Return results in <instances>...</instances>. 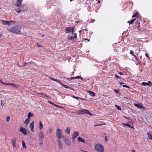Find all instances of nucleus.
Segmentation results:
<instances>
[{
	"label": "nucleus",
	"mask_w": 152,
	"mask_h": 152,
	"mask_svg": "<svg viewBox=\"0 0 152 152\" xmlns=\"http://www.w3.org/2000/svg\"><path fill=\"white\" fill-rule=\"evenodd\" d=\"M145 56H147L148 58H149L148 55L146 53H145Z\"/></svg>",
	"instance_id": "48"
},
{
	"label": "nucleus",
	"mask_w": 152,
	"mask_h": 152,
	"mask_svg": "<svg viewBox=\"0 0 152 152\" xmlns=\"http://www.w3.org/2000/svg\"><path fill=\"white\" fill-rule=\"evenodd\" d=\"M140 71L141 72H142V70H140Z\"/></svg>",
	"instance_id": "64"
},
{
	"label": "nucleus",
	"mask_w": 152,
	"mask_h": 152,
	"mask_svg": "<svg viewBox=\"0 0 152 152\" xmlns=\"http://www.w3.org/2000/svg\"><path fill=\"white\" fill-rule=\"evenodd\" d=\"M62 86L64 87L65 88H70L67 86L66 85H65L64 84H63L61 82V83H60Z\"/></svg>",
	"instance_id": "26"
},
{
	"label": "nucleus",
	"mask_w": 152,
	"mask_h": 152,
	"mask_svg": "<svg viewBox=\"0 0 152 152\" xmlns=\"http://www.w3.org/2000/svg\"><path fill=\"white\" fill-rule=\"evenodd\" d=\"M134 52L132 50H131L130 52V53L132 54L133 56H134L135 58H136L137 57L134 54Z\"/></svg>",
	"instance_id": "36"
},
{
	"label": "nucleus",
	"mask_w": 152,
	"mask_h": 152,
	"mask_svg": "<svg viewBox=\"0 0 152 152\" xmlns=\"http://www.w3.org/2000/svg\"><path fill=\"white\" fill-rule=\"evenodd\" d=\"M34 121H32L30 124V127L31 129V130L32 132H34Z\"/></svg>",
	"instance_id": "12"
},
{
	"label": "nucleus",
	"mask_w": 152,
	"mask_h": 152,
	"mask_svg": "<svg viewBox=\"0 0 152 152\" xmlns=\"http://www.w3.org/2000/svg\"><path fill=\"white\" fill-rule=\"evenodd\" d=\"M37 46L38 47H40L41 46V45H39L37 43Z\"/></svg>",
	"instance_id": "47"
},
{
	"label": "nucleus",
	"mask_w": 152,
	"mask_h": 152,
	"mask_svg": "<svg viewBox=\"0 0 152 152\" xmlns=\"http://www.w3.org/2000/svg\"><path fill=\"white\" fill-rule=\"evenodd\" d=\"M40 145H42V144H43L42 142H40Z\"/></svg>",
	"instance_id": "52"
},
{
	"label": "nucleus",
	"mask_w": 152,
	"mask_h": 152,
	"mask_svg": "<svg viewBox=\"0 0 152 152\" xmlns=\"http://www.w3.org/2000/svg\"><path fill=\"white\" fill-rule=\"evenodd\" d=\"M34 115V114L33 113H31V112H29L28 113L27 116H28V118H29L30 119V117H33Z\"/></svg>",
	"instance_id": "17"
},
{
	"label": "nucleus",
	"mask_w": 152,
	"mask_h": 152,
	"mask_svg": "<svg viewBox=\"0 0 152 152\" xmlns=\"http://www.w3.org/2000/svg\"><path fill=\"white\" fill-rule=\"evenodd\" d=\"M81 31V30H80V31H79V33H80Z\"/></svg>",
	"instance_id": "61"
},
{
	"label": "nucleus",
	"mask_w": 152,
	"mask_h": 152,
	"mask_svg": "<svg viewBox=\"0 0 152 152\" xmlns=\"http://www.w3.org/2000/svg\"><path fill=\"white\" fill-rule=\"evenodd\" d=\"M104 139L105 141H107V137L106 136H105L104 137Z\"/></svg>",
	"instance_id": "46"
},
{
	"label": "nucleus",
	"mask_w": 152,
	"mask_h": 152,
	"mask_svg": "<svg viewBox=\"0 0 152 152\" xmlns=\"http://www.w3.org/2000/svg\"><path fill=\"white\" fill-rule=\"evenodd\" d=\"M66 132L67 134H69L70 133V128H67L66 130Z\"/></svg>",
	"instance_id": "27"
},
{
	"label": "nucleus",
	"mask_w": 152,
	"mask_h": 152,
	"mask_svg": "<svg viewBox=\"0 0 152 152\" xmlns=\"http://www.w3.org/2000/svg\"><path fill=\"white\" fill-rule=\"evenodd\" d=\"M136 20V19H132L130 21H128V23H129V24H132L134 23V21Z\"/></svg>",
	"instance_id": "25"
},
{
	"label": "nucleus",
	"mask_w": 152,
	"mask_h": 152,
	"mask_svg": "<svg viewBox=\"0 0 152 152\" xmlns=\"http://www.w3.org/2000/svg\"><path fill=\"white\" fill-rule=\"evenodd\" d=\"M141 84L143 86H148V83L146 82H142Z\"/></svg>",
	"instance_id": "32"
},
{
	"label": "nucleus",
	"mask_w": 152,
	"mask_h": 152,
	"mask_svg": "<svg viewBox=\"0 0 152 152\" xmlns=\"http://www.w3.org/2000/svg\"><path fill=\"white\" fill-rule=\"evenodd\" d=\"M22 146L24 148H26V146L25 144V142L23 140H22Z\"/></svg>",
	"instance_id": "28"
},
{
	"label": "nucleus",
	"mask_w": 152,
	"mask_h": 152,
	"mask_svg": "<svg viewBox=\"0 0 152 152\" xmlns=\"http://www.w3.org/2000/svg\"><path fill=\"white\" fill-rule=\"evenodd\" d=\"M115 106L116 107L118 110H121V109L120 106H118L116 105H115Z\"/></svg>",
	"instance_id": "38"
},
{
	"label": "nucleus",
	"mask_w": 152,
	"mask_h": 152,
	"mask_svg": "<svg viewBox=\"0 0 152 152\" xmlns=\"http://www.w3.org/2000/svg\"><path fill=\"white\" fill-rule=\"evenodd\" d=\"M10 119V116H8L6 117V121H7V122H8L9 121Z\"/></svg>",
	"instance_id": "35"
},
{
	"label": "nucleus",
	"mask_w": 152,
	"mask_h": 152,
	"mask_svg": "<svg viewBox=\"0 0 152 152\" xmlns=\"http://www.w3.org/2000/svg\"><path fill=\"white\" fill-rule=\"evenodd\" d=\"M72 97L73 98H75V99H78L79 98H80V99H83L84 100H85L84 99H82V98H80V97H76V96H72Z\"/></svg>",
	"instance_id": "34"
},
{
	"label": "nucleus",
	"mask_w": 152,
	"mask_h": 152,
	"mask_svg": "<svg viewBox=\"0 0 152 152\" xmlns=\"http://www.w3.org/2000/svg\"><path fill=\"white\" fill-rule=\"evenodd\" d=\"M39 139L41 140L43 139L45 137V135L44 133L42 131H40L39 133Z\"/></svg>",
	"instance_id": "10"
},
{
	"label": "nucleus",
	"mask_w": 152,
	"mask_h": 152,
	"mask_svg": "<svg viewBox=\"0 0 152 152\" xmlns=\"http://www.w3.org/2000/svg\"><path fill=\"white\" fill-rule=\"evenodd\" d=\"M105 125V124L104 123L102 124H97L95 125H94V126L95 127L96 126H102V125Z\"/></svg>",
	"instance_id": "30"
},
{
	"label": "nucleus",
	"mask_w": 152,
	"mask_h": 152,
	"mask_svg": "<svg viewBox=\"0 0 152 152\" xmlns=\"http://www.w3.org/2000/svg\"><path fill=\"white\" fill-rule=\"evenodd\" d=\"M2 84H4V85H7V84H7L6 83H3H3H2Z\"/></svg>",
	"instance_id": "57"
},
{
	"label": "nucleus",
	"mask_w": 152,
	"mask_h": 152,
	"mask_svg": "<svg viewBox=\"0 0 152 152\" xmlns=\"http://www.w3.org/2000/svg\"><path fill=\"white\" fill-rule=\"evenodd\" d=\"M48 102L50 104H53L55 106H56V107H61L58 105H57L55 104H54V103H53L50 102V101H48Z\"/></svg>",
	"instance_id": "31"
},
{
	"label": "nucleus",
	"mask_w": 152,
	"mask_h": 152,
	"mask_svg": "<svg viewBox=\"0 0 152 152\" xmlns=\"http://www.w3.org/2000/svg\"><path fill=\"white\" fill-rule=\"evenodd\" d=\"M17 139L16 138H14L12 139L11 142L14 148H15L16 147V141Z\"/></svg>",
	"instance_id": "9"
},
{
	"label": "nucleus",
	"mask_w": 152,
	"mask_h": 152,
	"mask_svg": "<svg viewBox=\"0 0 152 152\" xmlns=\"http://www.w3.org/2000/svg\"><path fill=\"white\" fill-rule=\"evenodd\" d=\"M1 105L2 106H3L4 105V104L3 102V101L2 100L1 101Z\"/></svg>",
	"instance_id": "45"
},
{
	"label": "nucleus",
	"mask_w": 152,
	"mask_h": 152,
	"mask_svg": "<svg viewBox=\"0 0 152 152\" xmlns=\"http://www.w3.org/2000/svg\"><path fill=\"white\" fill-rule=\"evenodd\" d=\"M63 138L66 145L69 146L71 145V141L69 138H66L64 136H63Z\"/></svg>",
	"instance_id": "6"
},
{
	"label": "nucleus",
	"mask_w": 152,
	"mask_h": 152,
	"mask_svg": "<svg viewBox=\"0 0 152 152\" xmlns=\"http://www.w3.org/2000/svg\"><path fill=\"white\" fill-rule=\"evenodd\" d=\"M120 84L121 85H122V84H123V83H121V82H120Z\"/></svg>",
	"instance_id": "58"
},
{
	"label": "nucleus",
	"mask_w": 152,
	"mask_h": 152,
	"mask_svg": "<svg viewBox=\"0 0 152 152\" xmlns=\"http://www.w3.org/2000/svg\"><path fill=\"white\" fill-rule=\"evenodd\" d=\"M135 16H135V15L134 14V15H133L132 16V18H134V17H135Z\"/></svg>",
	"instance_id": "54"
},
{
	"label": "nucleus",
	"mask_w": 152,
	"mask_h": 152,
	"mask_svg": "<svg viewBox=\"0 0 152 152\" xmlns=\"http://www.w3.org/2000/svg\"><path fill=\"white\" fill-rule=\"evenodd\" d=\"M50 79L53 81L57 82L58 83H61V81H60L59 80H57L56 79L52 77L50 78Z\"/></svg>",
	"instance_id": "22"
},
{
	"label": "nucleus",
	"mask_w": 152,
	"mask_h": 152,
	"mask_svg": "<svg viewBox=\"0 0 152 152\" xmlns=\"http://www.w3.org/2000/svg\"><path fill=\"white\" fill-rule=\"evenodd\" d=\"M77 113L80 115H83L85 114H88L90 115H93V114L91 113L89 111L86 110L80 109L78 111Z\"/></svg>",
	"instance_id": "3"
},
{
	"label": "nucleus",
	"mask_w": 152,
	"mask_h": 152,
	"mask_svg": "<svg viewBox=\"0 0 152 152\" xmlns=\"http://www.w3.org/2000/svg\"><path fill=\"white\" fill-rule=\"evenodd\" d=\"M2 34H0V38L2 37Z\"/></svg>",
	"instance_id": "56"
},
{
	"label": "nucleus",
	"mask_w": 152,
	"mask_h": 152,
	"mask_svg": "<svg viewBox=\"0 0 152 152\" xmlns=\"http://www.w3.org/2000/svg\"><path fill=\"white\" fill-rule=\"evenodd\" d=\"M85 39L87 40H88V41H89V40H88V39Z\"/></svg>",
	"instance_id": "60"
},
{
	"label": "nucleus",
	"mask_w": 152,
	"mask_h": 152,
	"mask_svg": "<svg viewBox=\"0 0 152 152\" xmlns=\"http://www.w3.org/2000/svg\"><path fill=\"white\" fill-rule=\"evenodd\" d=\"M74 37L72 36H69L68 37V39H69V40H72V39L74 38Z\"/></svg>",
	"instance_id": "40"
},
{
	"label": "nucleus",
	"mask_w": 152,
	"mask_h": 152,
	"mask_svg": "<svg viewBox=\"0 0 152 152\" xmlns=\"http://www.w3.org/2000/svg\"><path fill=\"white\" fill-rule=\"evenodd\" d=\"M20 131L25 135H26L27 134L26 130L25 128H23L22 127H20Z\"/></svg>",
	"instance_id": "8"
},
{
	"label": "nucleus",
	"mask_w": 152,
	"mask_h": 152,
	"mask_svg": "<svg viewBox=\"0 0 152 152\" xmlns=\"http://www.w3.org/2000/svg\"><path fill=\"white\" fill-rule=\"evenodd\" d=\"M95 149L99 152H104V147L100 144H96L95 147Z\"/></svg>",
	"instance_id": "2"
},
{
	"label": "nucleus",
	"mask_w": 152,
	"mask_h": 152,
	"mask_svg": "<svg viewBox=\"0 0 152 152\" xmlns=\"http://www.w3.org/2000/svg\"><path fill=\"white\" fill-rule=\"evenodd\" d=\"M98 2L99 3L100 2V1H98Z\"/></svg>",
	"instance_id": "59"
},
{
	"label": "nucleus",
	"mask_w": 152,
	"mask_h": 152,
	"mask_svg": "<svg viewBox=\"0 0 152 152\" xmlns=\"http://www.w3.org/2000/svg\"><path fill=\"white\" fill-rule=\"evenodd\" d=\"M138 13H135V16H137L138 15Z\"/></svg>",
	"instance_id": "53"
},
{
	"label": "nucleus",
	"mask_w": 152,
	"mask_h": 152,
	"mask_svg": "<svg viewBox=\"0 0 152 152\" xmlns=\"http://www.w3.org/2000/svg\"><path fill=\"white\" fill-rule=\"evenodd\" d=\"M1 83H3V82L2 81H1Z\"/></svg>",
	"instance_id": "62"
},
{
	"label": "nucleus",
	"mask_w": 152,
	"mask_h": 152,
	"mask_svg": "<svg viewBox=\"0 0 152 152\" xmlns=\"http://www.w3.org/2000/svg\"><path fill=\"white\" fill-rule=\"evenodd\" d=\"M77 141L79 142H83L84 143H85V140L83 139L82 138L80 137H79L77 138Z\"/></svg>",
	"instance_id": "16"
},
{
	"label": "nucleus",
	"mask_w": 152,
	"mask_h": 152,
	"mask_svg": "<svg viewBox=\"0 0 152 152\" xmlns=\"http://www.w3.org/2000/svg\"><path fill=\"white\" fill-rule=\"evenodd\" d=\"M1 21L2 22V24L3 25H8L9 26H10L11 24L13 25L14 23H15V21L13 20L7 21L4 20H2Z\"/></svg>",
	"instance_id": "5"
},
{
	"label": "nucleus",
	"mask_w": 152,
	"mask_h": 152,
	"mask_svg": "<svg viewBox=\"0 0 152 152\" xmlns=\"http://www.w3.org/2000/svg\"><path fill=\"white\" fill-rule=\"evenodd\" d=\"M23 0H17L15 4V6L16 7H22V1Z\"/></svg>",
	"instance_id": "7"
},
{
	"label": "nucleus",
	"mask_w": 152,
	"mask_h": 152,
	"mask_svg": "<svg viewBox=\"0 0 152 152\" xmlns=\"http://www.w3.org/2000/svg\"><path fill=\"white\" fill-rule=\"evenodd\" d=\"M146 134L148 136V139L150 140H151L152 139V135L151 134H150L148 132Z\"/></svg>",
	"instance_id": "19"
},
{
	"label": "nucleus",
	"mask_w": 152,
	"mask_h": 152,
	"mask_svg": "<svg viewBox=\"0 0 152 152\" xmlns=\"http://www.w3.org/2000/svg\"><path fill=\"white\" fill-rule=\"evenodd\" d=\"M58 148L60 149L61 150L62 149L63 147V145L62 144V142H61V141L60 140H58Z\"/></svg>",
	"instance_id": "14"
},
{
	"label": "nucleus",
	"mask_w": 152,
	"mask_h": 152,
	"mask_svg": "<svg viewBox=\"0 0 152 152\" xmlns=\"http://www.w3.org/2000/svg\"><path fill=\"white\" fill-rule=\"evenodd\" d=\"M82 77L81 76H79L75 77H73L71 79H78V78H81Z\"/></svg>",
	"instance_id": "29"
},
{
	"label": "nucleus",
	"mask_w": 152,
	"mask_h": 152,
	"mask_svg": "<svg viewBox=\"0 0 152 152\" xmlns=\"http://www.w3.org/2000/svg\"><path fill=\"white\" fill-rule=\"evenodd\" d=\"M15 10L18 13H20L21 12V9L19 8H15Z\"/></svg>",
	"instance_id": "23"
},
{
	"label": "nucleus",
	"mask_w": 152,
	"mask_h": 152,
	"mask_svg": "<svg viewBox=\"0 0 152 152\" xmlns=\"http://www.w3.org/2000/svg\"><path fill=\"white\" fill-rule=\"evenodd\" d=\"M41 94V95H44V96L47 97H48L45 94H44V93H40V94Z\"/></svg>",
	"instance_id": "41"
},
{
	"label": "nucleus",
	"mask_w": 152,
	"mask_h": 152,
	"mask_svg": "<svg viewBox=\"0 0 152 152\" xmlns=\"http://www.w3.org/2000/svg\"><path fill=\"white\" fill-rule=\"evenodd\" d=\"M88 92L89 93V95L91 96H95V94L94 92L90 91H88Z\"/></svg>",
	"instance_id": "20"
},
{
	"label": "nucleus",
	"mask_w": 152,
	"mask_h": 152,
	"mask_svg": "<svg viewBox=\"0 0 152 152\" xmlns=\"http://www.w3.org/2000/svg\"><path fill=\"white\" fill-rule=\"evenodd\" d=\"M29 119H30L28 118H26L24 121V124H26V125H27L29 122Z\"/></svg>",
	"instance_id": "21"
},
{
	"label": "nucleus",
	"mask_w": 152,
	"mask_h": 152,
	"mask_svg": "<svg viewBox=\"0 0 152 152\" xmlns=\"http://www.w3.org/2000/svg\"><path fill=\"white\" fill-rule=\"evenodd\" d=\"M132 152H136L134 150H132L131 151Z\"/></svg>",
	"instance_id": "55"
},
{
	"label": "nucleus",
	"mask_w": 152,
	"mask_h": 152,
	"mask_svg": "<svg viewBox=\"0 0 152 152\" xmlns=\"http://www.w3.org/2000/svg\"><path fill=\"white\" fill-rule=\"evenodd\" d=\"M123 87H126V88H130L129 86H126V85H123Z\"/></svg>",
	"instance_id": "43"
},
{
	"label": "nucleus",
	"mask_w": 152,
	"mask_h": 152,
	"mask_svg": "<svg viewBox=\"0 0 152 152\" xmlns=\"http://www.w3.org/2000/svg\"><path fill=\"white\" fill-rule=\"evenodd\" d=\"M134 105L137 107V108H138L141 109V108H144V107L142 106H141V105H140L139 104H134Z\"/></svg>",
	"instance_id": "15"
},
{
	"label": "nucleus",
	"mask_w": 152,
	"mask_h": 152,
	"mask_svg": "<svg viewBox=\"0 0 152 152\" xmlns=\"http://www.w3.org/2000/svg\"><path fill=\"white\" fill-rule=\"evenodd\" d=\"M75 38H76L77 37V34L76 33H75L74 34Z\"/></svg>",
	"instance_id": "50"
},
{
	"label": "nucleus",
	"mask_w": 152,
	"mask_h": 152,
	"mask_svg": "<svg viewBox=\"0 0 152 152\" xmlns=\"http://www.w3.org/2000/svg\"><path fill=\"white\" fill-rule=\"evenodd\" d=\"M114 91H115V92L117 93H118V90H114Z\"/></svg>",
	"instance_id": "49"
},
{
	"label": "nucleus",
	"mask_w": 152,
	"mask_h": 152,
	"mask_svg": "<svg viewBox=\"0 0 152 152\" xmlns=\"http://www.w3.org/2000/svg\"><path fill=\"white\" fill-rule=\"evenodd\" d=\"M28 63H23L22 65L20 66V65L18 64V65L20 66V67H21V66H23V67H24V66H26V64H28Z\"/></svg>",
	"instance_id": "33"
},
{
	"label": "nucleus",
	"mask_w": 152,
	"mask_h": 152,
	"mask_svg": "<svg viewBox=\"0 0 152 152\" xmlns=\"http://www.w3.org/2000/svg\"><path fill=\"white\" fill-rule=\"evenodd\" d=\"M7 85H10L11 86H13L15 88H18V86L12 83H7Z\"/></svg>",
	"instance_id": "18"
},
{
	"label": "nucleus",
	"mask_w": 152,
	"mask_h": 152,
	"mask_svg": "<svg viewBox=\"0 0 152 152\" xmlns=\"http://www.w3.org/2000/svg\"><path fill=\"white\" fill-rule=\"evenodd\" d=\"M53 131V129H50L49 130V132L50 133H51Z\"/></svg>",
	"instance_id": "42"
},
{
	"label": "nucleus",
	"mask_w": 152,
	"mask_h": 152,
	"mask_svg": "<svg viewBox=\"0 0 152 152\" xmlns=\"http://www.w3.org/2000/svg\"><path fill=\"white\" fill-rule=\"evenodd\" d=\"M124 126H128L132 128L131 126H130L128 124H124Z\"/></svg>",
	"instance_id": "37"
},
{
	"label": "nucleus",
	"mask_w": 152,
	"mask_h": 152,
	"mask_svg": "<svg viewBox=\"0 0 152 152\" xmlns=\"http://www.w3.org/2000/svg\"><path fill=\"white\" fill-rule=\"evenodd\" d=\"M78 133L77 132H74L72 134V140H74L78 136Z\"/></svg>",
	"instance_id": "11"
},
{
	"label": "nucleus",
	"mask_w": 152,
	"mask_h": 152,
	"mask_svg": "<svg viewBox=\"0 0 152 152\" xmlns=\"http://www.w3.org/2000/svg\"><path fill=\"white\" fill-rule=\"evenodd\" d=\"M74 28H72L71 27H69L67 28L66 29V31H67V33L70 32L71 31H72V34L73 33V30Z\"/></svg>",
	"instance_id": "13"
},
{
	"label": "nucleus",
	"mask_w": 152,
	"mask_h": 152,
	"mask_svg": "<svg viewBox=\"0 0 152 152\" xmlns=\"http://www.w3.org/2000/svg\"><path fill=\"white\" fill-rule=\"evenodd\" d=\"M1 83H3V82L2 81H1Z\"/></svg>",
	"instance_id": "63"
},
{
	"label": "nucleus",
	"mask_w": 152,
	"mask_h": 152,
	"mask_svg": "<svg viewBox=\"0 0 152 152\" xmlns=\"http://www.w3.org/2000/svg\"><path fill=\"white\" fill-rule=\"evenodd\" d=\"M39 129L41 130L43 128V124L41 121H40L39 123Z\"/></svg>",
	"instance_id": "24"
},
{
	"label": "nucleus",
	"mask_w": 152,
	"mask_h": 152,
	"mask_svg": "<svg viewBox=\"0 0 152 152\" xmlns=\"http://www.w3.org/2000/svg\"><path fill=\"white\" fill-rule=\"evenodd\" d=\"M115 77L116 78H120V77L119 76H118L117 75L115 74Z\"/></svg>",
	"instance_id": "44"
},
{
	"label": "nucleus",
	"mask_w": 152,
	"mask_h": 152,
	"mask_svg": "<svg viewBox=\"0 0 152 152\" xmlns=\"http://www.w3.org/2000/svg\"><path fill=\"white\" fill-rule=\"evenodd\" d=\"M8 30L10 32L16 34H19L20 31V28L18 25L14 26L11 27Z\"/></svg>",
	"instance_id": "1"
},
{
	"label": "nucleus",
	"mask_w": 152,
	"mask_h": 152,
	"mask_svg": "<svg viewBox=\"0 0 152 152\" xmlns=\"http://www.w3.org/2000/svg\"><path fill=\"white\" fill-rule=\"evenodd\" d=\"M119 74H120V75H123V73H122V72H120L119 73Z\"/></svg>",
	"instance_id": "51"
},
{
	"label": "nucleus",
	"mask_w": 152,
	"mask_h": 152,
	"mask_svg": "<svg viewBox=\"0 0 152 152\" xmlns=\"http://www.w3.org/2000/svg\"><path fill=\"white\" fill-rule=\"evenodd\" d=\"M148 86H152V83L151 82L149 81L148 83Z\"/></svg>",
	"instance_id": "39"
},
{
	"label": "nucleus",
	"mask_w": 152,
	"mask_h": 152,
	"mask_svg": "<svg viewBox=\"0 0 152 152\" xmlns=\"http://www.w3.org/2000/svg\"><path fill=\"white\" fill-rule=\"evenodd\" d=\"M62 131L59 129H56V135L58 139V140H61L62 137L63 138V135H62Z\"/></svg>",
	"instance_id": "4"
}]
</instances>
